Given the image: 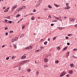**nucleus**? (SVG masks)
Segmentation results:
<instances>
[{"mask_svg": "<svg viewBox=\"0 0 77 77\" xmlns=\"http://www.w3.org/2000/svg\"><path fill=\"white\" fill-rule=\"evenodd\" d=\"M54 18H55V19H57V20H58L59 21H62V19H61V17H60L59 18H58L56 16H54Z\"/></svg>", "mask_w": 77, "mask_h": 77, "instance_id": "nucleus-1", "label": "nucleus"}, {"mask_svg": "<svg viewBox=\"0 0 77 77\" xmlns=\"http://www.w3.org/2000/svg\"><path fill=\"white\" fill-rule=\"evenodd\" d=\"M41 3V0H39L38 1V3H37V4L35 5V7L36 8H37V7H38V5H40V4Z\"/></svg>", "mask_w": 77, "mask_h": 77, "instance_id": "nucleus-2", "label": "nucleus"}, {"mask_svg": "<svg viewBox=\"0 0 77 77\" xmlns=\"http://www.w3.org/2000/svg\"><path fill=\"white\" fill-rule=\"evenodd\" d=\"M17 5H16L12 7V9H11L12 11H11V13H12V11H13V10L14 9H15V8H16L17 7Z\"/></svg>", "mask_w": 77, "mask_h": 77, "instance_id": "nucleus-3", "label": "nucleus"}, {"mask_svg": "<svg viewBox=\"0 0 77 77\" xmlns=\"http://www.w3.org/2000/svg\"><path fill=\"white\" fill-rule=\"evenodd\" d=\"M17 40L18 38H17V37H15L14 38H13V39H12L11 42H14V41H17Z\"/></svg>", "mask_w": 77, "mask_h": 77, "instance_id": "nucleus-4", "label": "nucleus"}, {"mask_svg": "<svg viewBox=\"0 0 77 77\" xmlns=\"http://www.w3.org/2000/svg\"><path fill=\"white\" fill-rule=\"evenodd\" d=\"M64 75H65V73H64V72H63L60 74V77H63Z\"/></svg>", "mask_w": 77, "mask_h": 77, "instance_id": "nucleus-5", "label": "nucleus"}, {"mask_svg": "<svg viewBox=\"0 0 77 77\" xmlns=\"http://www.w3.org/2000/svg\"><path fill=\"white\" fill-rule=\"evenodd\" d=\"M69 21H72L73 22H74L75 21V19L73 18H69Z\"/></svg>", "mask_w": 77, "mask_h": 77, "instance_id": "nucleus-6", "label": "nucleus"}, {"mask_svg": "<svg viewBox=\"0 0 77 77\" xmlns=\"http://www.w3.org/2000/svg\"><path fill=\"white\" fill-rule=\"evenodd\" d=\"M25 55L26 54H24L21 57V59H25V58H26V56H25Z\"/></svg>", "mask_w": 77, "mask_h": 77, "instance_id": "nucleus-7", "label": "nucleus"}, {"mask_svg": "<svg viewBox=\"0 0 77 77\" xmlns=\"http://www.w3.org/2000/svg\"><path fill=\"white\" fill-rule=\"evenodd\" d=\"M73 72H73V71H72V70H71L69 71V73L70 74H73Z\"/></svg>", "mask_w": 77, "mask_h": 77, "instance_id": "nucleus-8", "label": "nucleus"}, {"mask_svg": "<svg viewBox=\"0 0 77 77\" xmlns=\"http://www.w3.org/2000/svg\"><path fill=\"white\" fill-rule=\"evenodd\" d=\"M66 55L67 57H68V56H69V52H68L66 53Z\"/></svg>", "mask_w": 77, "mask_h": 77, "instance_id": "nucleus-9", "label": "nucleus"}, {"mask_svg": "<svg viewBox=\"0 0 77 77\" xmlns=\"http://www.w3.org/2000/svg\"><path fill=\"white\" fill-rule=\"evenodd\" d=\"M23 10V8H22V7H21L18 9V12H19V11H21V10Z\"/></svg>", "mask_w": 77, "mask_h": 77, "instance_id": "nucleus-10", "label": "nucleus"}, {"mask_svg": "<svg viewBox=\"0 0 77 77\" xmlns=\"http://www.w3.org/2000/svg\"><path fill=\"white\" fill-rule=\"evenodd\" d=\"M44 61L45 62H47L48 61V59L45 58L44 59Z\"/></svg>", "mask_w": 77, "mask_h": 77, "instance_id": "nucleus-11", "label": "nucleus"}, {"mask_svg": "<svg viewBox=\"0 0 77 77\" xmlns=\"http://www.w3.org/2000/svg\"><path fill=\"white\" fill-rule=\"evenodd\" d=\"M24 61H25V63H27V62H29V60H24Z\"/></svg>", "mask_w": 77, "mask_h": 77, "instance_id": "nucleus-12", "label": "nucleus"}, {"mask_svg": "<svg viewBox=\"0 0 77 77\" xmlns=\"http://www.w3.org/2000/svg\"><path fill=\"white\" fill-rule=\"evenodd\" d=\"M33 48V46L30 45V46L27 47L26 48Z\"/></svg>", "mask_w": 77, "mask_h": 77, "instance_id": "nucleus-13", "label": "nucleus"}, {"mask_svg": "<svg viewBox=\"0 0 77 77\" xmlns=\"http://www.w3.org/2000/svg\"><path fill=\"white\" fill-rule=\"evenodd\" d=\"M22 29H23L25 28V25H23L22 26Z\"/></svg>", "mask_w": 77, "mask_h": 77, "instance_id": "nucleus-14", "label": "nucleus"}, {"mask_svg": "<svg viewBox=\"0 0 77 77\" xmlns=\"http://www.w3.org/2000/svg\"><path fill=\"white\" fill-rule=\"evenodd\" d=\"M70 66L71 67H73V66H74V64L73 63H71L70 64Z\"/></svg>", "mask_w": 77, "mask_h": 77, "instance_id": "nucleus-15", "label": "nucleus"}, {"mask_svg": "<svg viewBox=\"0 0 77 77\" xmlns=\"http://www.w3.org/2000/svg\"><path fill=\"white\" fill-rule=\"evenodd\" d=\"M22 9H26V7L25 6H22Z\"/></svg>", "mask_w": 77, "mask_h": 77, "instance_id": "nucleus-16", "label": "nucleus"}, {"mask_svg": "<svg viewBox=\"0 0 77 77\" xmlns=\"http://www.w3.org/2000/svg\"><path fill=\"white\" fill-rule=\"evenodd\" d=\"M54 5L56 7H59V5L56 4H54Z\"/></svg>", "mask_w": 77, "mask_h": 77, "instance_id": "nucleus-17", "label": "nucleus"}, {"mask_svg": "<svg viewBox=\"0 0 77 77\" xmlns=\"http://www.w3.org/2000/svg\"><path fill=\"white\" fill-rule=\"evenodd\" d=\"M27 71L28 72H30L31 71V70L30 69H27Z\"/></svg>", "mask_w": 77, "mask_h": 77, "instance_id": "nucleus-18", "label": "nucleus"}, {"mask_svg": "<svg viewBox=\"0 0 77 77\" xmlns=\"http://www.w3.org/2000/svg\"><path fill=\"white\" fill-rule=\"evenodd\" d=\"M24 60L22 62V63H21V64H24V63H26L25 62Z\"/></svg>", "mask_w": 77, "mask_h": 77, "instance_id": "nucleus-19", "label": "nucleus"}, {"mask_svg": "<svg viewBox=\"0 0 77 77\" xmlns=\"http://www.w3.org/2000/svg\"><path fill=\"white\" fill-rule=\"evenodd\" d=\"M20 16H21V15H20L19 14H18L16 16V18H18L19 17H20Z\"/></svg>", "mask_w": 77, "mask_h": 77, "instance_id": "nucleus-20", "label": "nucleus"}, {"mask_svg": "<svg viewBox=\"0 0 77 77\" xmlns=\"http://www.w3.org/2000/svg\"><path fill=\"white\" fill-rule=\"evenodd\" d=\"M8 9H7L4 10L5 12H8Z\"/></svg>", "mask_w": 77, "mask_h": 77, "instance_id": "nucleus-21", "label": "nucleus"}, {"mask_svg": "<svg viewBox=\"0 0 77 77\" xmlns=\"http://www.w3.org/2000/svg\"><path fill=\"white\" fill-rule=\"evenodd\" d=\"M15 58V57L14 56H13L12 57L11 59H14Z\"/></svg>", "mask_w": 77, "mask_h": 77, "instance_id": "nucleus-22", "label": "nucleus"}, {"mask_svg": "<svg viewBox=\"0 0 77 77\" xmlns=\"http://www.w3.org/2000/svg\"><path fill=\"white\" fill-rule=\"evenodd\" d=\"M34 18H34V17H33V16H32V18H31V20H34Z\"/></svg>", "mask_w": 77, "mask_h": 77, "instance_id": "nucleus-23", "label": "nucleus"}, {"mask_svg": "<svg viewBox=\"0 0 77 77\" xmlns=\"http://www.w3.org/2000/svg\"><path fill=\"white\" fill-rule=\"evenodd\" d=\"M48 7L49 8H50V9H51V8H52V7H51V5H48Z\"/></svg>", "mask_w": 77, "mask_h": 77, "instance_id": "nucleus-24", "label": "nucleus"}, {"mask_svg": "<svg viewBox=\"0 0 77 77\" xmlns=\"http://www.w3.org/2000/svg\"><path fill=\"white\" fill-rule=\"evenodd\" d=\"M47 42H44V44L45 45H47Z\"/></svg>", "mask_w": 77, "mask_h": 77, "instance_id": "nucleus-25", "label": "nucleus"}, {"mask_svg": "<svg viewBox=\"0 0 77 77\" xmlns=\"http://www.w3.org/2000/svg\"><path fill=\"white\" fill-rule=\"evenodd\" d=\"M48 66H47V65H44V67L45 68H46V67L47 68H48Z\"/></svg>", "mask_w": 77, "mask_h": 77, "instance_id": "nucleus-26", "label": "nucleus"}, {"mask_svg": "<svg viewBox=\"0 0 77 77\" xmlns=\"http://www.w3.org/2000/svg\"><path fill=\"white\" fill-rule=\"evenodd\" d=\"M55 62L56 63H59V61H58V60H56L55 61Z\"/></svg>", "mask_w": 77, "mask_h": 77, "instance_id": "nucleus-27", "label": "nucleus"}, {"mask_svg": "<svg viewBox=\"0 0 77 77\" xmlns=\"http://www.w3.org/2000/svg\"><path fill=\"white\" fill-rule=\"evenodd\" d=\"M41 51V50H38L35 51L36 52H38V51Z\"/></svg>", "mask_w": 77, "mask_h": 77, "instance_id": "nucleus-28", "label": "nucleus"}, {"mask_svg": "<svg viewBox=\"0 0 77 77\" xmlns=\"http://www.w3.org/2000/svg\"><path fill=\"white\" fill-rule=\"evenodd\" d=\"M72 34H68V36H72Z\"/></svg>", "mask_w": 77, "mask_h": 77, "instance_id": "nucleus-29", "label": "nucleus"}, {"mask_svg": "<svg viewBox=\"0 0 77 77\" xmlns=\"http://www.w3.org/2000/svg\"><path fill=\"white\" fill-rule=\"evenodd\" d=\"M8 23H10V24H11V23H12V21L9 20L8 21Z\"/></svg>", "mask_w": 77, "mask_h": 77, "instance_id": "nucleus-30", "label": "nucleus"}, {"mask_svg": "<svg viewBox=\"0 0 77 77\" xmlns=\"http://www.w3.org/2000/svg\"><path fill=\"white\" fill-rule=\"evenodd\" d=\"M48 9L47 8H45L44 9V11H48Z\"/></svg>", "mask_w": 77, "mask_h": 77, "instance_id": "nucleus-31", "label": "nucleus"}, {"mask_svg": "<svg viewBox=\"0 0 77 77\" xmlns=\"http://www.w3.org/2000/svg\"><path fill=\"white\" fill-rule=\"evenodd\" d=\"M36 73L37 74V75H38V74H39V72L38 71L36 72Z\"/></svg>", "mask_w": 77, "mask_h": 77, "instance_id": "nucleus-32", "label": "nucleus"}, {"mask_svg": "<svg viewBox=\"0 0 77 77\" xmlns=\"http://www.w3.org/2000/svg\"><path fill=\"white\" fill-rule=\"evenodd\" d=\"M21 67H19L18 68V69L19 70V71H20L21 70Z\"/></svg>", "mask_w": 77, "mask_h": 77, "instance_id": "nucleus-33", "label": "nucleus"}, {"mask_svg": "<svg viewBox=\"0 0 77 77\" xmlns=\"http://www.w3.org/2000/svg\"><path fill=\"white\" fill-rule=\"evenodd\" d=\"M66 39H69V37H66Z\"/></svg>", "mask_w": 77, "mask_h": 77, "instance_id": "nucleus-34", "label": "nucleus"}, {"mask_svg": "<svg viewBox=\"0 0 77 77\" xmlns=\"http://www.w3.org/2000/svg\"><path fill=\"white\" fill-rule=\"evenodd\" d=\"M23 36H24V35H23V34H22L21 36H20V37H23Z\"/></svg>", "mask_w": 77, "mask_h": 77, "instance_id": "nucleus-35", "label": "nucleus"}, {"mask_svg": "<svg viewBox=\"0 0 77 77\" xmlns=\"http://www.w3.org/2000/svg\"><path fill=\"white\" fill-rule=\"evenodd\" d=\"M5 35L6 36H8V32H6Z\"/></svg>", "mask_w": 77, "mask_h": 77, "instance_id": "nucleus-36", "label": "nucleus"}, {"mask_svg": "<svg viewBox=\"0 0 77 77\" xmlns=\"http://www.w3.org/2000/svg\"><path fill=\"white\" fill-rule=\"evenodd\" d=\"M9 59V57H8L6 58V60H8V59Z\"/></svg>", "mask_w": 77, "mask_h": 77, "instance_id": "nucleus-37", "label": "nucleus"}, {"mask_svg": "<svg viewBox=\"0 0 77 77\" xmlns=\"http://www.w3.org/2000/svg\"><path fill=\"white\" fill-rule=\"evenodd\" d=\"M36 10H35V9H34L33 10V12H36Z\"/></svg>", "mask_w": 77, "mask_h": 77, "instance_id": "nucleus-38", "label": "nucleus"}, {"mask_svg": "<svg viewBox=\"0 0 77 77\" xmlns=\"http://www.w3.org/2000/svg\"><path fill=\"white\" fill-rule=\"evenodd\" d=\"M66 50V48H64L63 49H62L63 51H64V50Z\"/></svg>", "mask_w": 77, "mask_h": 77, "instance_id": "nucleus-39", "label": "nucleus"}, {"mask_svg": "<svg viewBox=\"0 0 77 77\" xmlns=\"http://www.w3.org/2000/svg\"><path fill=\"white\" fill-rule=\"evenodd\" d=\"M63 28L62 27H59V29L60 30H62V29Z\"/></svg>", "mask_w": 77, "mask_h": 77, "instance_id": "nucleus-40", "label": "nucleus"}, {"mask_svg": "<svg viewBox=\"0 0 77 77\" xmlns=\"http://www.w3.org/2000/svg\"><path fill=\"white\" fill-rule=\"evenodd\" d=\"M56 37H54L53 38V40H55L56 39Z\"/></svg>", "mask_w": 77, "mask_h": 77, "instance_id": "nucleus-41", "label": "nucleus"}, {"mask_svg": "<svg viewBox=\"0 0 77 77\" xmlns=\"http://www.w3.org/2000/svg\"><path fill=\"white\" fill-rule=\"evenodd\" d=\"M29 15H33L34 14H33V13H31V14H29Z\"/></svg>", "mask_w": 77, "mask_h": 77, "instance_id": "nucleus-42", "label": "nucleus"}, {"mask_svg": "<svg viewBox=\"0 0 77 77\" xmlns=\"http://www.w3.org/2000/svg\"><path fill=\"white\" fill-rule=\"evenodd\" d=\"M14 47L15 48H17V46L14 45Z\"/></svg>", "mask_w": 77, "mask_h": 77, "instance_id": "nucleus-43", "label": "nucleus"}, {"mask_svg": "<svg viewBox=\"0 0 77 77\" xmlns=\"http://www.w3.org/2000/svg\"><path fill=\"white\" fill-rule=\"evenodd\" d=\"M67 77H69V75H66Z\"/></svg>", "mask_w": 77, "mask_h": 77, "instance_id": "nucleus-44", "label": "nucleus"}, {"mask_svg": "<svg viewBox=\"0 0 77 77\" xmlns=\"http://www.w3.org/2000/svg\"><path fill=\"white\" fill-rule=\"evenodd\" d=\"M66 8L67 9H70V7H67Z\"/></svg>", "mask_w": 77, "mask_h": 77, "instance_id": "nucleus-45", "label": "nucleus"}, {"mask_svg": "<svg viewBox=\"0 0 77 77\" xmlns=\"http://www.w3.org/2000/svg\"><path fill=\"white\" fill-rule=\"evenodd\" d=\"M8 20H6V19H5V22H7V23H8Z\"/></svg>", "mask_w": 77, "mask_h": 77, "instance_id": "nucleus-46", "label": "nucleus"}, {"mask_svg": "<svg viewBox=\"0 0 77 77\" xmlns=\"http://www.w3.org/2000/svg\"><path fill=\"white\" fill-rule=\"evenodd\" d=\"M74 26L75 27H77V24L75 25Z\"/></svg>", "mask_w": 77, "mask_h": 77, "instance_id": "nucleus-47", "label": "nucleus"}, {"mask_svg": "<svg viewBox=\"0 0 77 77\" xmlns=\"http://www.w3.org/2000/svg\"><path fill=\"white\" fill-rule=\"evenodd\" d=\"M70 45V43H67V45Z\"/></svg>", "mask_w": 77, "mask_h": 77, "instance_id": "nucleus-48", "label": "nucleus"}, {"mask_svg": "<svg viewBox=\"0 0 77 77\" xmlns=\"http://www.w3.org/2000/svg\"><path fill=\"white\" fill-rule=\"evenodd\" d=\"M7 29H8V27H6L5 28V30H7Z\"/></svg>", "mask_w": 77, "mask_h": 77, "instance_id": "nucleus-49", "label": "nucleus"}, {"mask_svg": "<svg viewBox=\"0 0 77 77\" xmlns=\"http://www.w3.org/2000/svg\"><path fill=\"white\" fill-rule=\"evenodd\" d=\"M73 51H76V50L75 48H74V49H73Z\"/></svg>", "mask_w": 77, "mask_h": 77, "instance_id": "nucleus-50", "label": "nucleus"}, {"mask_svg": "<svg viewBox=\"0 0 77 77\" xmlns=\"http://www.w3.org/2000/svg\"><path fill=\"white\" fill-rule=\"evenodd\" d=\"M57 48H60V47H57Z\"/></svg>", "mask_w": 77, "mask_h": 77, "instance_id": "nucleus-51", "label": "nucleus"}, {"mask_svg": "<svg viewBox=\"0 0 77 77\" xmlns=\"http://www.w3.org/2000/svg\"><path fill=\"white\" fill-rule=\"evenodd\" d=\"M10 33H13V31H10Z\"/></svg>", "mask_w": 77, "mask_h": 77, "instance_id": "nucleus-52", "label": "nucleus"}, {"mask_svg": "<svg viewBox=\"0 0 77 77\" xmlns=\"http://www.w3.org/2000/svg\"><path fill=\"white\" fill-rule=\"evenodd\" d=\"M23 20V19H21V20H19V21H22V20Z\"/></svg>", "mask_w": 77, "mask_h": 77, "instance_id": "nucleus-53", "label": "nucleus"}, {"mask_svg": "<svg viewBox=\"0 0 77 77\" xmlns=\"http://www.w3.org/2000/svg\"><path fill=\"white\" fill-rule=\"evenodd\" d=\"M51 26H54V24H51Z\"/></svg>", "mask_w": 77, "mask_h": 77, "instance_id": "nucleus-54", "label": "nucleus"}, {"mask_svg": "<svg viewBox=\"0 0 77 77\" xmlns=\"http://www.w3.org/2000/svg\"><path fill=\"white\" fill-rule=\"evenodd\" d=\"M72 57H75V58H76V57H75V56H72Z\"/></svg>", "mask_w": 77, "mask_h": 77, "instance_id": "nucleus-55", "label": "nucleus"}, {"mask_svg": "<svg viewBox=\"0 0 77 77\" xmlns=\"http://www.w3.org/2000/svg\"><path fill=\"white\" fill-rule=\"evenodd\" d=\"M6 9V7H4L3 8V9Z\"/></svg>", "mask_w": 77, "mask_h": 77, "instance_id": "nucleus-56", "label": "nucleus"}, {"mask_svg": "<svg viewBox=\"0 0 77 77\" xmlns=\"http://www.w3.org/2000/svg\"><path fill=\"white\" fill-rule=\"evenodd\" d=\"M38 19H41V17H38Z\"/></svg>", "mask_w": 77, "mask_h": 77, "instance_id": "nucleus-57", "label": "nucleus"}, {"mask_svg": "<svg viewBox=\"0 0 77 77\" xmlns=\"http://www.w3.org/2000/svg\"><path fill=\"white\" fill-rule=\"evenodd\" d=\"M64 9H67V8H66V7H65L64 8Z\"/></svg>", "mask_w": 77, "mask_h": 77, "instance_id": "nucleus-58", "label": "nucleus"}, {"mask_svg": "<svg viewBox=\"0 0 77 77\" xmlns=\"http://www.w3.org/2000/svg\"><path fill=\"white\" fill-rule=\"evenodd\" d=\"M50 38H48V41H50Z\"/></svg>", "mask_w": 77, "mask_h": 77, "instance_id": "nucleus-59", "label": "nucleus"}, {"mask_svg": "<svg viewBox=\"0 0 77 77\" xmlns=\"http://www.w3.org/2000/svg\"><path fill=\"white\" fill-rule=\"evenodd\" d=\"M7 18H8V19H10V16H8V17Z\"/></svg>", "mask_w": 77, "mask_h": 77, "instance_id": "nucleus-60", "label": "nucleus"}, {"mask_svg": "<svg viewBox=\"0 0 77 77\" xmlns=\"http://www.w3.org/2000/svg\"><path fill=\"white\" fill-rule=\"evenodd\" d=\"M48 18H51V16H49Z\"/></svg>", "mask_w": 77, "mask_h": 77, "instance_id": "nucleus-61", "label": "nucleus"}, {"mask_svg": "<svg viewBox=\"0 0 77 77\" xmlns=\"http://www.w3.org/2000/svg\"><path fill=\"white\" fill-rule=\"evenodd\" d=\"M5 46V45H3L2 46V48L4 47Z\"/></svg>", "mask_w": 77, "mask_h": 77, "instance_id": "nucleus-62", "label": "nucleus"}, {"mask_svg": "<svg viewBox=\"0 0 77 77\" xmlns=\"http://www.w3.org/2000/svg\"><path fill=\"white\" fill-rule=\"evenodd\" d=\"M9 8H9V7H8V8L7 9H8V10H9Z\"/></svg>", "mask_w": 77, "mask_h": 77, "instance_id": "nucleus-63", "label": "nucleus"}, {"mask_svg": "<svg viewBox=\"0 0 77 77\" xmlns=\"http://www.w3.org/2000/svg\"><path fill=\"white\" fill-rule=\"evenodd\" d=\"M35 63H38V62H36V61H35Z\"/></svg>", "mask_w": 77, "mask_h": 77, "instance_id": "nucleus-64", "label": "nucleus"}]
</instances>
